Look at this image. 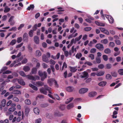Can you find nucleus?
<instances>
[{
  "label": "nucleus",
  "mask_w": 123,
  "mask_h": 123,
  "mask_svg": "<svg viewBox=\"0 0 123 123\" xmlns=\"http://www.w3.org/2000/svg\"><path fill=\"white\" fill-rule=\"evenodd\" d=\"M33 110L34 112L36 114H39V110L38 108H34Z\"/></svg>",
  "instance_id": "obj_27"
},
{
  "label": "nucleus",
  "mask_w": 123,
  "mask_h": 123,
  "mask_svg": "<svg viewBox=\"0 0 123 123\" xmlns=\"http://www.w3.org/2000/svg\"><path fill=\"white\" fill-rule=\"evenodd\" d=\"M105 72L104 71H100L99 72L97 73L96 74V75L98 76H101L103 75L104 74Z\"/></svg>",
  "instance_id": "obj_18"
},
{
  "label": "nucleus",
  "mask_w": 123,
  "mask_h": 123,
  "mask_svg": "<svg viewBox=\"0 0 123 123\" xmlns=\"http://www.w3.org/2000/svg\"><path fill=\"white\" fill-rule=\"evenodd\" d=\"M107 84V82L105 81H102L100 82L98 84L99 86L103 87L105 86Z\"/></svg>",
  "instance_id": "obj_14"
},
{
  "label": "nucleus",
  "mask_w": 123,
  "mask_h": 123,
  "mask_svg": "<svg viewBox=\"0 0 123 123\" xmlns=\"http://www.w3.org/2000/svg\"><path fill=\"white\" fill-rule=\"evenodd\" d=\"M102 57L103 60L105 61H107L108 60V56L106 55H103L102 56Z\"/></svg>",
  "instance_id": "obj_40"
},
{
  "label": "nucleus",
  "mask_w": 123,
  "mask_h": 123,
  "mask_svg": "<svg viewBox=\"0 0 123 123\" xmlns=\"http://www.w3.org/2000/svg\"><path fill=\"white\" fill-rule=\"evenodd\" d=\"M118 72L119 74L120 75H123V69H119Z\"/></svg>",
  "instance_id": "obj_38"
},
{
  "label": "nucleus",
  "mask_w": 123,
  "mask_h": 123,
  "mask_svg": "<svg viewBox=\"0 0 123 123\" xmlns=\"http://www.w3.org/2000/svg\"><path fill=\"white\" fill-rule=\"evenodd\" d=\"M37 69L36 68H33L31 70V74H35L37 73Z\"/></svg>",
  "instance_id": "obj_23"
},
{
  "label": "nucleus",
  "mask_w": 123,
  "mask_h": 123,
  "mask_svg": "<svg viewBox=\"0 0 123 123\" xmlns=\"http://www.w3.org/2000/svg\"><path fill=\"white\" fill-rule=\"evenodd\" d=\"M36 84L37 86H42L44 85V83L42 82L39 81L36 82Z\"/></svg>",
  "instance_id": "obj_21"
},
{
  "label": "nucleus",
  "mask_w": 123,
  "mask_h": 123,
  "mask_svg": "<svg viewBox=\"0 0 123 123\" xmlns=\"http://www.w3.org/2000/svg\"><path fill=\"white\" fill-rule=\"evenodd\" d=\"M82 37V35H80L78 37H76L75 40V41L74 42V43H76V42L79 41L81 38Z\"/></svg>",
  "instance_id": "obj_31"
},
{
  "label": "nucleus",
  "mask_w": 123,
  "mask_h": 123,
  "mask_svg": "<svg viewBox=\"0 0 123 123\" xmlns=\"http://www.w3.org/2000/svg\"><path fill=\"white\" fill-rule=\"evenodd\" d=\"M106 18L108 19L110 23L112 24L114 23V19L111 16L105 14Z\"/></svg>",
  "instance_id": "obj_3"
},
{
  "label": "nucleus",
  "mask_w": 123,
  "mask_h": 123,
  "mask_svg": "<svg viewBox=\"0 0 123 123\" xmlns=\"http://www.w3.org/2000/svg\"><path fill=\"white\" fill-rule=\"evenodd\" d=\"M28 38L29 37L27 34L26 33H24L23 36L24 41L26 42H28Z\"/></svg>",
  "instance_id": "obj_7"
},
{
  "label": "nucleus",
  "mask_w": 123,
  "mask_h": 123,
  "mask_svg": "<svg viewBox=\"0 0 123 123\" xmlns=\"http://www.w3.org/2000/svg\"><path fill=\"white\" fill-rule=\"evenodd\" d=\"M34 41L36 44H38L39 42V37L37 36H35L34 37Z\"/></svg>",
  "instance_id": "obj_10"
},
{
  "label": "nucleus",
  "mask_w": 123,
  "mask_h": 123,
  "mask_svg": "<svg viewBox=\"0 0 123 123\" xmlns=\"http://www.w3.org/2000/svg\"><path fill=\"white\" fill-rule=\"evenodd\" d=\"M25 116L27 117L30 112V109L27 106H25Z\"/></svg>",
  "instance_id": "obj_9"
},
{
  "label": "nucleus",
  "mask_w": 123,
  "mask_h": 123,
  "mask_svg": "<svg viewBox=\"0 0 123 123\" xmlns=\"http://www.w3.org/2000/svg\"><path fill=\"white\" fill-rule=\"evenodd\" d=\"M42 58L43 61L46 62H48V59L46 55H43Z\"/></svg>",
  "instance_id": "obj_20"
},
{
  "label": "nucleus",
  "mask_w": 123,
  "mask_h": 123,
  "mask_svg": "<svg viewBox=\"0 0 123 123\" xmlns=\"http://www.w3.org/2000/svg\"><path fill=\"white\" fill-rule=\"evenodd\" d=\"M16 109V108L14 107L10 108L8 109V111L10 112H12L14 111Z\"/></svg>",
  "instance_id": "obj_48"
},
{
  "label": "nucleus",
  "mask_w": 123,
  "mask_h": 123,
  "mask_svg": "<svg viewBox=\"0 0 123 123\" xmlns=\"http://www.w3.org/2000/svg\"><path fill=\"white\" fill-rule=\"evenodd\" d=\"M10 8L6 7L4 8V12L5 13H7L10 11Z\"/></svg>",
  "instance_id": "obj_43"
},
{
  "label": "nucleus",
  "mask_w": 123,
  "mask_h": 123,
  "mask_svg": "<svg viewBox=\"0 0 123 123\" xmlns=\"http://www.w3.org/2000/svg\"><path fill=\"white\" fill-rule=\"evenodd\" d=\"M18 81V82L21 85L24 86L25 85V84L23 80L21 79H13V81L15 82Z\"/></svg>",
  "instance_id": "obj_5"
},
{
  "label": "nucleus",
  "mask_w": 123,
  "mask_h": 123,
  "mask_svg": "<svg viewBox=\"0 0 123 123\" xmlns=\"http://www.w3.org/2000/svg\"><path fill=\"white\" fill-rule=\"evenodd\" d=\"M20 74L22 76L25 77H26L27 76L26 75L24 72L22 71H20L19 72Z\"/></svg>",
  "instance_id": "obj_46"
},
{
  "label": "nucleus",
  "mask_w": 123,
  "mask_h": 123,
  "mask_svg": "<svg viewBox=\"0 0 123 123\" xmlns=\"http://www.w3.org/2000/svg\"><path fill=\"white\" fill-rule=\"evenodd\" d=\"M82 54L81 53H78L76 54L75 57L76 58L79 59L82 57Z\"/></svg>",
  "instance_id": "obj_29"
},
{
  "label": "nucleus",
  "mask_w": 123,
  "mask_h": 123,
  "mask_svg": "<svg viewBox=\"0 0 123 123\" xmlns=\"http://www.w3.org/2000/svg\"><path fill=\"white\" fill-rule=\"evenodd\" d=\"M22 38L21 37H18L17 38V42L18 43H19L21 42L22 41Z\"/></svg>",
  "instance_id": "obj_49"
},
{
  "label": "nucleus",
  "mask_w": 123,
  "mask_h": 123,
  "mask_svg": "<svg viewBox=\"0 0 123 123\" xmlns=\"http://www.w3.org/2000/svg\"><path fill=\"white\" fill-rule=\"evenodd\" d=\"M34 7V6L33 4H31L30 5V6H28L27 8V10H28L30 11L31 9L33 10Z\"/></svg>",
  "instance_id": "obj_22"
},
{
  "label": "nucleus",
  "mask_w": 123,
  "mask_h": 123,
  "mask_svg": "<svg viewBox=\"0 0 123 123\" xmlns=\"http://www.w3.org/2000/svg\"><path fill=\"white\" fill-rule=\"evenodd\" d=\"M17 29V28L16 27H13L11 28L9 30V31H15Z\"/></svg>",
  "instance_id": "obj_57"
},
{
  "label": "nucleus",
  "mask_w": 123,
  "mask_h": 123,
  "mask_svg": "<svg viewBox=\"0 0 123 123\" xmlns=\"http://www.w3.org/2000/svg\"><path fill=\"white\" fill-rule=\"evenodd\" d=\"M104 52L106 54H109L111 53V51L110 49L107 48L105 49Z\"/></svg>",
  "instance_id": "obj_17"
},
{
  "label": "nucleus",
  "mask_w": 123,
  "mask_h": 123,
  "mask_svg": "<svg viewBox=\"0 0 123 123\" xmlns=\"http://www.w3.org/2000/svg\"><path fill=\"white\" fill-rule=\"evenodd\" d=\"M12 99L14 101L16 102H18L19 101V99L18 98L16 97H14L12 98Z\"/></svg>",
  "instance_id": "obj_54"
},
{
  "label": "nucleus",
  "mask_w": 123,
  "mask_h": 123,
  "mask_svg": "<svg viewBox=\"0 0 123 123\" xmlns=\"http://www.w3.org/2000/svg\"><path fill=\"white\" fill-rule=\"evenodd\" d=\"M88 57L90 58L92 60H93L94 59V55L93 54H90L89 55Z\"/></svg>",
  "instance_id": "obj_56"
},
{
  "label": "nucleus",
  "mask_w": 123,
  "mask_h": 123,
  "mask_svg": "<svg viewBox=\"0 0 123 123\" xmlns=\"http://www.w3.org/2000/svg\"><path fill=\"white\" fill-rule=\"evenodd\" d=\"M29 79L35 81L36 80H38L40 79V78L38 76L35 75L34 76L32 75H27L26 77Z\"/></svg>",
  "instance_id": "obj_2"
},
{
  "label": "nucleus",
  "mask_w": 123,
  "mask_h": 123,
  "mask_svg": "<svg viewBox=\"0 0 123 123\" xmlns=\"http://www.w3.org/2000/svg\"><path fill=\"white\" fill-rule=\"evenodd\" d=\"M25 104L28 105H30L31 104V102L29 99H26L25 101Z\"/></svg>",
  "instance_id": "obj_37"
},
{
  "label": "nucleus",
  "mask_w": 123,
  "mask_h": 123,
  "mask_svg": "<svg viewBox=\"0 0 123 123\" xmlns=\"http://www.w3.org/2000/svg\"><path fill=\"white\" fill-rule=\"evenodd\" d=\"M96 62L98 63H99L101 62L100 58L97 57L96 58Z\"/></svg>",
  "instance_id": "obj_44"
},
{
  "label": "nucleus",
  "mask_w": 123,
  "mask_h": 123,
  "mask_svg": "<svg viewBox=\"0 0 123 123\" xmlns=\"http://www.w3.org/2000/svg\"><path fill=\"white\" fill-rule=\"evenodd\" d=\"M73 99L74 98L73 97H71L69 98V99H67V101L65 102V104H68L71 102Z\"/></svg>",
  "instance_id": "obj_28"
},
{
  "label": "nucleus",
  "mask_w": 123,
  "mask_h": 123,
  "mask_svg": "<svg viewBox=\"0 0 123 123\" xmlns=\"http://www.w3.org/2000/svg\"><path fill=\"white\" fill-rule=\"evenodd\" d=\"M42 121V119L41 118H38L35 121V123H40Z\"/></svg>",
  "instance_id": "obj_59"
},
{
  "label": "nucleus",
  "mask_w": 123,
  "mask_h": 123,
  "mask_svg": "<svg viewBox=\"0 0 123 123\" xmlns=\"http://www.w3.org/2000/svg\"><path fill=\"white\" fill-rule=\"evenodd\" d=\"M12 93L13 94H20L21 93L20 91L17 90H14L13 91Z\"/></svg>",
  "instance_id": "obj_30"
},
{
  "label": "nucleus",
  "mask_w": 123,
  "mask_h": 123,
  "mask_svg": "<svg viewBox=\"0 0 123 123\" xmlns=\"http://www.w3.org/2000/svg\"><path fill=\"white\" fill-rule=\"evenodd\" d=\"M84 64H87L89 66H91L92 65V64L91 62L88 61H86L84 63Z\"/></svg>",
  "instance_id": "obj_50"
},
{
  "label": "nucleus",
  "mask_w": 123,
  "mask_h": 123,
  "mask_svg": "<svg viewBox=\"0 0 123 123\" xmlns=\"http://www.w3.org/2000/svg\"><path fill=\"white\" fill-rule=\"evenodd\" d=\"M88 89L86 88H83L81 89L79 91V93L80 94H83L88 91Z\"/></svg>",
  "instance_id": "obj_6"
},
{
  "label": "nucleus",
  "mask_w": 123,
  "mask_h": 123,
  "mask_svg": "<svg viewBox=\"0 0 123 123\" xmlns=\"http://www.w3.org/2000/svg\"><path fill=\"white\" fill-rule=\"evenodd\" d=\"M83 75L81 76V77L82 78H84L87 77L88 75V73L86 71H84L83 72Z\"/></svg>",
  "instance_id": "obj_33"
},
{
  "label": "nucleus",
  "mask_w": 123,
  "mask_h": 123,
  "mask_svg": "<svg viewBox=\"0 0 123 123\" xmlns=\"http://www.w3.org/2000/svg\"><path fill=\"white\" fill-rule=\"evenodd\" d=\"M74 107V103H71L67 105V108L68 110H70L73 108Z\"/></svg>",
  "instance_id": "obj_12"
},
{
  "label": "nucleus",
  "mask_w": 123,
  "mask_h": 123,
  "mask_svg": "<svg viewBox=\"0 0 123 123\" xmlns=\"http://www.w3.org/2000/svg\"><path fill=\"white\" fill-rule=\"evenodd\" d=\"M28 48L29 51L30 52H31L32 51V48L30 44H28Z\"/></svg>",
  "instance_id": "obj_42"
},
{
  "label": "nucleus",
  "mask_w": 123,
  "mask_h": 123,
  "mask_svg": "<svg viewBox=\"0 0 123 123\" xmlns=\"http://www.w3.org/2000/svg\"><path fill=\"white\" fill-rule=\"evenodd\" d=\"M38 73L39 75L41 77V80L42 81H43L47 76V73L45 72H44L43 73L42 71L40 70L39 71Z\"/></svg>",
  "instance_id": "obj_1"
},
{
  "label": "nucleus",
  "mask_w": 123,
  "mask_h": 123,
  "mask_svg": "<svg viewBox=\"0 0 123 123\" xmlns=\"http://www.w3.org/2000/svg\"><path fill=\"white\" fill-rule=\"evenodd\" d=\"M37 29V24H35L34 25L33 27V29L32 30H33L34 31H36V30Z\"/></svg>",
  "instance_id": "obj_60"
},
{
  "label": "nucleus",
  "mask_w": 123,
  "mask_h": 123,
  "mask_svg": "<svg viewBox=\"0 0 123 123\" xmlns=\"http://www.w3.org/2000/svg\"><path fill=\"white\" fill-rule=\"evenodd\" d=\"M108 42V41L107 39H105L103 40H102L101 41V43L104 44H106Z\"/></svg>",
  "instance_id": "obj_35"
},
{
  "label": "nucleus",
  "mask_w": 123,
  "mask_h": 123,
  "mask_svg": "<svg viewBox=\"0 0 123 123\" xmlns=\"http://www.w3.org/2000/svg\"><path fill=\"white\" fill-rule=\"evenodd\" d=\"M116 43L118 45H120L121 44V42L120 40L116 39L115 40Z\"/></svg>",
  "instance_id": "obj_52"
},
{
  "label": "nucleus",
  "mask_w": 123,
  "mask_h": 123,
  "mask_svg": "<svg viewBox=\"0 0 123 123\" xmlns=\"http://www.w3.org/2000/svg\"><path fill=\"white\" fill-rule=\"evenodd\" d=\"M54 79H50L48 80V83L50 86H51L52 85L53 83L54 82Z\"/></svg>",
  "instance_id": "obj_11"
},
{
  "label": "nucleus",
  "mask_w": 123,
  "mask_h": 123,
  "mask_svg": "<svg viewBox=\"0 0 123 123\" xmlns=\"http://www.w3.org/2000/svg\"><path fill=\"white\" fill-rule=\"evenodd\" d=\"M96 51V49L95 48H92L91 49L90 51V52L92 53H95Z\"/></svg>",
  "instance_id": "obj_55"
},
{
  "label": "nucleus",
  "mask_w": 123,
  "mask_h": 123,
  "mask_svg": "<svg viewBox=\"0 0 123 123\" xmlns=\"http://www.w3.org/2000/svg\"><path fill=\"white\" fill-rule=\"evenodd\" d=\"M92 28L90 27H87L84 28V30L85 31H89L91 30Z\"/></svg>",
  "instance_id": "obj_47"
},
{
  "label": "nucleus",
  "mask_w": 123,
  "mask_h": 123,
  "mask_svg": "<svg viewBox=\"0 0 123 123\" xmlns=\"http://www.w3.org/2000/svg\"><path fill=\"white\" fill-rule=\"evenodd\" d=\"M97 94L96 92L95 91H92L89 93L88 94V96L90 97H93L95 96Z\"/></svg>",
  "instance_id": "obj_8"
},
{
  "label": "nucleus",
  "mask_w": 123,
  "mask_h": 123,
  "mask_svg": "<svg viewBox=\"0 0 123 123\" xmlns=\"http://www.w3.org/2000/svg\"><path fill=\"white\" fill-rule=\"evenodd\" d=\"M21 88V86H16V87H14L13 86H12L11 87H10L9 89V90L10 91H11L13 90V89H14V88Z\"/></svg>",
  "instance_id": "obj_51"
},
{
  "label": "nucleus",
  "mask_w": 123,
  "mask_h": 123,
  "mask_svg": "<svg viewBox=\"0 0 123 123\" xmlns=\"http://www.w3.org/2000/svg\"><path fill=\"white\" fill-rule=\"evenodd\" d=\"M48 106V104L47 103L43 104L41 105V106L42 108H45Z\"/></svg>",
  "instance_id": "obj_45"
},
{
  "label": "nucleus",
  "mask_w": 123,
  "mask_h": 123,
  "mask_svg": "<svg viewBox=\"0 0 123 123\" xmlns=\"http://www.w3.org/2000/svg\"><path fill=\"white\" fill-rule=\"evenodd\" d=\"M69 68L70 69V71L72 72H76L77 69L74 67L70 66Z\"/></svg>",
  "instance_id": "obj_16"
},
{
  "label": "nucleus",
  "mask_w": 123,
  "mask_h": 123,
  "mask_svg": "<svg viewBox=\"0 0 123 123\" xmlns=\"http://www.w3.org/2000/svg\"><path fill=\"white\" fill-rule=\"evenodd\" d=\"M29 86L31 87L34 90H35L37 91L38 89L37 88L36 86L32 84H29Z\"/></svg>",
  "instance_id": "obj_24"
},
{
  "label": "nucleus",
  "mask_w": 123,
  "mask_h": 123,
  "mask_svg": "<svg viewBox=\"0 0 123 123\" xmlns=\"http://www.w3.org/2000/svg\"><path fill=\"white\" fill-rule=\"evenodd\" d=\"M74 89V88L73 87L71 86H68L66 88V90L67 91L70 92L73 91Z\"/></svg>",
  "instance_id": "obj_19"
},
{
  "label": "nucleus",
  "mask_w": 123,
  "mask_h": 123,
  "mask_svg": "<svg viewBox=\"0 0 123 123\" xmlns=\"http://www.w3.org/2000/svg\"><path fill=\"white\" fill-rule=\"evenodd\" d=\"M36 55L38 57H39L41 56V53L40 50H37L36 52Z\"/></svg>",
  "instance_id": "obj_26"
},
{
  "label": "nucleus",
  "mask_w": 123,
  "mask_h": 123,
  "mask_svg": "<svg viewBox=\"0 0 123 123\" xmlns=\"http://www.w3.org/2000/svg\"><path fill=\"white\" fill-rule=\"evenodd\" d=\"M16 39H13L12 40L10 43V44L12 45H13L16 43Z\"/></svg>",
  "instance_id": "obj_41"
},
{
  "label": "nucleus",
  "mask_w": 123,
  "mask_h": 123,
  "mask_svg": "<svg viewBox=\"0 0 123 123\" xmlns=\"http://www.w3.org/2000/svg\"><path fill=\"white\" fill-rule=\"evenodd\" d=\"M115 44L114 42H110L109 46L111 47H113L115 46Z\"/></svg>",
  "instance_id": "obj_53"
},
{
  "label": "nucleus",
  "mask_w": 123,
  "mask_h": 123,
  "mask_svg": "<svg viewBox=\"0 0 123 123\" xmlns=\"http://www.w3.org/2000/svg\"><path fill=\"white\" fill-rule=\"evenodd\" d=\"M95 47L97 49L101 51H102L104 49V47L103 44L100 43L96 44Z\"/></svg>",
  "instance_id": "obj_4"
},
{
  "label": "nucleus",
  "mask_w": 123,
  "mask_h": 123,
  "mask_svg": "<svg viewBox=\"0 0 123 123\" xmlns=\"http://www.w3.org/2000/svg\"><path fill=\"white\" fill-rule=\"evenodd\" d=\"M111 74L112 75L113 77H116L117 76V74L115 72H112Z\"/></svg>",
  "instance_id": "obj_61"
},
{
  "label": "nucleus",
  "mask_w": 123,
  "mask_h": 123,
  "mask_svg": "<svg viewBox=\"0 0 123 123\" xmlns=\"http://www.w3.org/2000/svg\"><path fill=\"white\" fill-rule=\"evenodd\" d=\"M98 68L99 69H102L104 67V66L103 64L99 65L98 66Z\"/></svg>",
  "instance_id": "obj_63"
},
{
  "label": "nucleus",
  "mask_w": 123,
  "mask_h": 123,
  "mask_svg": "<svg viewBox=\"0 0 123 123\" xmlns=\"http://www.w3.org/2000/svg\"><path fill=\"white\" fill-rule=\"evenodd\" d=\"M40 92L45 95H46L47 92L46 90L43 88H42L40 89Z\"/></svg>",
  "instance_id": "obj_15"
},
{
  "label": "nucleus",
  "mask_w": 123,
  "mask_h": 123,
  "mask_svg": "<svg viewBox=\"0 0 123 123\" xmlns=\"http://www.w3.org/2000/svg\"><path fill=\"white\" fill-rule=\"evenodd\" d=\"M23 70L25 72H28L30 70V67L28 66H25L24 67Z\"/></svg>",
  "instance_id": "obj_25"
},
{
  "label": "nucleus",
  "mask_w": 123,
  "mask_h": 123,
  "mask_svg": "<svg viewBox=\"0 0 123 123\" xmlns=\"http://www.w3.org/2000/svg\"><path fill=\"white\" fill-rule=\"evenodd\" d=\"M54 81L55 87L58 88L59 87V85L57 84V81L55 79H54Z\"/></svg>",
  "instance_id": "obj_62"
},
{
  "label": "nucleus",
  "mask_w": 123,
  "mask_h": 123,
  "mask_svg": "<svg viewBox=\"0 0 123 123\" xmlns=\"http://www.w3.org/2000/svg\"><path fill=\"white\" fill-rule=\"evenodd\" d=\"M55 115V116L58 117H60L63 116V114L62 113L59 112H56Z\"/></svg>",
  "instance_id": "obj_39"
},
{
  "label": "nucleus",
  "mask_w": 123,
  "mask_h": 123,
  "mask_svg": "<svg viewBox=\"0 0 123 123\" xmlns=\"http://www.w3.org/2000/svg\"><path fill=\"white\" fill-rule=\"evenodd\" d=\"M34 32V31L32 30L29 31L28 34L30 37H31L33 36Z\"/></svg>",
  "instance_id": "obj_32"
},
{
  "label": "nucleus",
  "mask_w": 123,
  "mask_h": 123,
  "mask_svg": "<svg viewBox=\"0 0 123 123\" xmlns=\"http://www.w3.org/2000/svg\"><path fill=\"white\" fill-rule=\"evenodd\" d=\"M44 89L48 91L49 92L50 94H52L51 91V88L48 87L47 85L44 86Z\"/></svg>",
  "instance_id": "obj_13"
},
{
  "label": "nucleus",
  "mask_w": 123,
  "mask_h": 123,
  "mask_svg": "<svg viewBox=\"0 0 123 123\" xmlns=\"http://www.w3.org/2000/svg\"><path fill=\"white\" fill-rule=\"evenodd\" d=\"M27 59L26 58H25L22 61V64L26 63L27 62Z\"/></svg>",
  "instance_id": "obj_64"
},
{
  "label": "nucleus",
  "mask_w": 123,
  "mask_h": 123,
  "mask_svg": "<svg viewBox=\"0 0 123 123\" xmlns=\"http://www.w3.org/2000/svg\"><path fill=\"white\" fill-rule=\"evenodd\" d=\"M6 104V100L5 99H3L1 102V105L2 107H4Z\"/></svg>",
  "instance_id": "obj_34"
},
{
  "label": "nucleus",
  "mask_w": 123,
  "mask_h": 123,
  "mask_svg": "<svg viewBox=\"0 0 123 123\" xmlns=\"http://www.w3.org/2000/svg\"><path fill=\"white\" fill-rule=\"evenodd\" d=\"M106 68L107 69H110L111 67V65L110 64H107L106 65Z\"/></svg>",
  "instance_id": "obj_58"
},
{
  "label": "nucleus",
  "mask_w": 123,
  "mask_h": 123,
  "mask_svg": "<svg viewBox=\"0 0 123 123\" xmlns=\"http://www.w3.org/2000/svg\"><path fill=\"white\" fill-rule=\"evenodd\" d=\"M105 77L106 79L108 80H110L112 78L111 75L110 74H107L105 76Z\"/></svg>",
  "instance_id": "obj_36"
}]
</instances>
